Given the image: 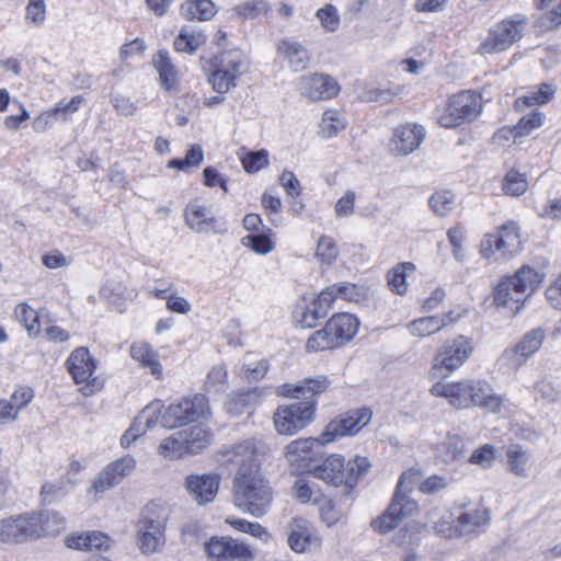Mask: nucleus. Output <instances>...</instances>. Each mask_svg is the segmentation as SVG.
Returning <instances> with one entry per match:
<instances>
[{
    "mask_svg": "<svg viewBox=\"0 0 561 561\" xmlns=\"http://www.w3.org/2000/svg\"><path fill=\"white\" fill-rule=\"evenodd\" d=\"M66 366L73 381L83 385L80 391L84 397H90L103 388L104 381L99 377H92L96 362L87 347L80 346L72 351Z\"/></svg>",
    "mask_w": 561,
    "mask_h": 561,
    "instance_id": "obj_8",
    "label": "nucleus"
},
{
    "mask_svg": "<svg viewBox=\"0 0 561 561\" xmlns=\"http://www.w3.org/2000/svg\"><path fill=\"white\" fill-rule=\"evenodd\" d=\"M341 347L337 339L333 335V331L329 329L328 322L325 325L313 332L307 340L306 348L308 352H321Z\"/></svg>",
    "mask_w": 561,
    "mask_h": 561,
    "instance_id": "obj_38",
    "label": "nucleus"
},
{
    "mask_svg": "<svg viewBox=\"0 0 561 561\" xmlns=\"http://www.w3.org/2000/svg\"><path fill=\"white\" fill-rule=\"evenodd\" d=\"M370 466L367 457H356L353 461L346 462L343 456L333 454L327 458L323 457L311 476L333 486L343 484L348 491L354 488L358 478L369 470Z\"/></svg>",
    "mask_w": 561,
    "mask_h": 561,
    "instance_id": "obj_4",
    "label": "nucleus"
},
{
    "mask_svg": "<svg viewBox=\"0 0 561 561\" xmlns=\"http://www.w3.org/2000/svg\"><path fill=\"white\" fill-rule=\"evenodd\" d=\"M312 537L311 524L304 518H295L289 524L287 542L290 549L297 553H304L310 546Z\"/></svg>",
    "mask_w": 561,
    "mask_h": 561,
    "instance_id": "obj_31",
    "label": "nucleus"
},
{
    "mask_svg": "<svg viewBox=\"0 0 561 561\" xmlns=\"http://www.w3.org/2000/svg\"><path fill=\"white\" fill-rule=\"evenodd\" d=\"M520 250L518 228L514 222L503 225L496 233L484 236L480 243V253L483 257L490 259L495 253L502 257L512 256Z\"/></svg>",
    "mask_w": 561,
    "mask_h": 561,
    "instance_id": "obj_13",
    "label": "nucleus"
},
{
    "mask_svg": "<svg viewBox=\"0 0 561 561\" xmlns=\"http://www.w3.org/2000/svg\"><path fill=\"white\" fill-rule=\"evenodd\" d=\"M328 312L329 309L314 299L311 304L305 307L301 318L299 319V323L302 328H314L318 320L324 318Z\"/></svg>",
    "mask_w": 561,
    "mask_h": 561,
    "instance_id": "obj_48",
    "label": "nucleus"
},
{
    "mask_svg": "<svg viewBox=\"0 0 561 561\" xmlns=\"http://www.w3.org/2000/svg\"><path fill=\"white\" fill-rule=\"evenodd\" d=\"M502 188L506 195L520 196L528 188L526 175L512 169L503 179Z\"/></svg>",
    "mask_w": 561,
    "mask_h": 561,
    "instance_id": "obj_44",
    "label": "nucleus"
},
{
    "mask_svg": "<svg viewBox=\"0 0 561 561\" xmlns=\"http://www.w3.org/2000/svg\"><path fill=\"white\" fill-rule=\"evenodd\" d=\"M324 445L321 442V436L319 438H298L286 446L285 457L290 466L296 468V471L311 474L324 457L322 451Z\"/></svg>",
    "mask_w": 561,
    "mask_h": 561,
    "instance_id": "obj_10",
    "label": "nucleus"
},
{
    "mask_svg": "<svg viewBox=\"0 0 561 561\" xmlns=\"http://www.w3.org/2000/svg\"><path fill=\"white\" fill-rule=\"evenodd\" d=\"M227 369L224 365H218L211 368V370L208 373L205 387L209 391L214 389L215 391H218L217 387H225L227 383Z\"/></svg>",
    "mask_w": 561,
    "mask_h": 561,
    "instance_id": "obj_57",
    "label": "nucleus"
},
{
    "mask_svg": "<svg viewBox=\"0 0 561 561\" xmlns=\"http://www.w3.org/2000/svg\"><path fill=\"white\" fill-rule=\"evenodd\" d=\"M181 13L186 20H210L215 13V4L210 0H188L181 5Z\"/></svg>",
    "mask_w": 561,
    "mask_h": 561,
    "instance_id": "obj_35",
    "label": "nucleus"
},
{
    "mask_svg": "<svg viewBox=\"0 0 561 561\" xmlns=\"http://www.w3.org/2000/svg\"><path fill=\"white\" fill-rule=\"evenodd\" d=\"M470 391H472L471 379L453 383L436 382L431 389L432 394L447 398L457 409L470 407Z\"/></svg>",
    "mask_w": 561,
    "mask_h": 561,
    "instance_id": "obj_25",
    "label": "nucleus"
},
{
    "mask_svg": "<svg viewBox=\"0 0 561 561\" xmlns=\"http://www.w3.org/2000/svg\"><path fill=\"white\" fill-rule=\"evenodd\" d=\"M317 18L320 20L322 27L329 32H334L340 25V16L337 14V10L332 4H327L325 7L319 9L317 11Z\"/></svg>",
    "mask_w": 561,
    "mask_h": 561,
    "instance_id": "obj_54",
    "label": "nucleus"
},
{
    "mask_svg": "<svg viewBox=\"0 0 561 561\" xmlns=\"http://www.w3.org/2000/svg\"><path fill=\"white\" fill-rule=\"evenodd\" d=\"M169 510L164 504L150 502L141 512L138 523L137 546L145 556L161 551L165 545Z\"/></svg>",
    "mask_w": 561,
    "mask_h": 561,
    "instance_id": "obj_5",
    "label": "nucleus"
},
{
    "mask_svg": "<svg viewBox=\"0 0 561 561\" xmlns=\"http://www.w3.org/2000/svg\"><path fill=\"white\" fill-rule=\"evenodd\" d=\"M202 528L196 522H190L182 527V541L187 546L197 545L202 539Z\"/></svg>",
    "mask_w": 561,
    "mask_h": 561,
    "instance_id": "obj_61",
    "label": "nucleus"
},
{
    "mask_svg": "<svg viewBox=\"0 0 561 561\" xmlns=\"http://www.w3.org/2000/svg\"><path fill=\"white\" fill-rule=\"evenodd\" d=\"M112 540L103 533L92 531L79 536H70L66 539V545L71 549L84 551H102L107 550Z\"/></svg>",
    "mask_w": 561,
    "mask_h": 561,
    "instance_id": "obj_32",
    "label": "nucleus"
},
{
    "mask_svg": "<svg viewBox=\"0 0 561 561\" xmlns=\"http://www.w3.org/2000/svg\"><path fill=\"white\" fill-rule=\"evenodd\" d=\"M317 256L328 264L332 263L336 259L337 248L331 238L323 236L319 239Z\"/></svg>",
    "mask_w": 561,
    "mask_h": 561,
    "instance_id": "obj_55",
    "label": "nucleus"
},
{
    "mask_svg": "<svg viewBox=\"0 0 561 561\" xmlns=\"http://www.w3.org/2000/svg\"><path fill=\"white\" fill-rule=\"evenodd\" d=\"M424 130L419 125H402L394 129L390 139V152L405 156L414 151L424 138Z\"/></svg>",
    "mask_w": 561,
    "mask_h": 561,
    "instance_id": "obj_22",
    "label": "nucleus"
},
{
    "mask_svg": "<svg viewBox=\"0 0 561 561\" xmlns=\"http://www.w3.org/2000/svg\"><path fill=\"white\" fill-rule=\"evenodd\" d=\"M255 399L256 394L254 391L239 392L230 397L226 403V409L233 415L251 414Z\"/></svg>",
    "mask_w": 561,
    "mask_h": 561,
    "instance_id": "obj_42",
    "label": "nucleus"
},
{
    "mask_svg": "<svg viewBox=\"0 0 561 561\" xmlns=\"http://www.w3.org/2000/svg\"><path fill=\"white\" fill-rule=\"evenodd\" d=\"M369 408L351 409L332 420L321 434V442L329 444L345 435H354L371 420Z\"/></svg>",
    "mask_w": 561,
    "mask_h": 561,
    "instance_id": "obj_11",
    "label": "nucleus"
},
{
    "mask_svg": "<svg viewBox=\"0 0 561 561\" xmlns=\"http://www.w3.org/2000/svg\"><path fill=\"white\" fill-rule=\"evenodd\" d=\"M267 453V445L255 438L244 439L231 449L230 460L240 461V468L233 481V503L254 517L264 516L273 501L272 488L260 471V459Z\"/></svg>",
    "mask_w": 561,
    "mask_h": 561,
    "instance_id": "obj_1",
    "label": "nucleus"
},
{
    "mask_svg": "<svg viewBox=\"0 0 561 561\" xmlns=\"http://www.w3.org/2000/svg\"><path fill=\"white\" fill-rule=\"evenodd\" d=\"M205 42L206 36L202 32L184 26L180 30L173 45L179 53L194 54Z\"/></svg>",
    "mask_w": 561,
    "mask_h": 561,
    "instance_id": "obj_36",
    "label": "nucleus"
},
{
    "mask_svg": "<svg viewBox=\"0 0 561 561\" xmlns=\"http://www.w3.org/2000/svg\"><path fill=\"white\" fill-rule=\"evenodd\" d=\"M540 284V274L529 266H523L514 275L503 277L495 286L494 302L515 316Z\"/></svg>",
    "mask_w": 561,
    "mask_h": 561,
    "instance_id": "obj_3",
    "label": "nucleus"
},
{
    "mask_svg": "<svg viewBox=\"0 0 561 561\" xmlns=\"http://www.w3.org/2000/svg\"><path fill=\"white\" fill-rule=\"evenodd\" d=\"M241 162L248 173H255L267 167L268 152L265 149L250 151L242 157Z\"/></svg>",
    "mask_w": 561,
    "mask_h": 561,
    "instance_id": "obj_52",
    "label": "nucleus"
},
{
    "mask_svg": "<svg viewBox=\"0 0 561 561\" xmlns=\"http://www.w3.org/2000/svg\"><path fill=\"white\" fill-rule=\"evenodd\" d=\"M556 93V88L550 83H541L538 91L530 92L527 95L520 96L515 101V108L523 111L528 106L536 104H545L551 100Z\"/></svg>",
    "mask_w": 561,
    "mask_h": 561,
    "instance_id": "obj_39",
    "label": "nucleus"
},
{
    "mask_svg": "<svg viewBox=\"0 0 561 561\" xmlns=\"http://www.w3.org/2000/svg\"><path fill=\"white\" fill-rule=\"evenodd\" d=\"M447 237L453 245L454 256L457 261H461L465 257L462 249L463 233L459 227H453L448 229Z\"/></svg>",
    "mask_w": 561,
    "mask_h": 561,
    "instance_id": "obj_63",
    "label": "nucleus"
},
{
    "mask_svg": "<svg viewBox=\"0 0 561 561\" xmlns=\"http://www.w3.org/2000/svg\"><path fill=\"white\" fill-rule=\"evenodd\" d=\"M443 446L446 450V455L451 460L460 458L466 448L463 438L457 434L448 435Z\"/></svg>",
    "mask_w": 561,
    "mask_h": 561,
    "instance_id": "obj_56",
    "label": "nucleus"
},
{
    "mask_svg": "<svg viewBox=\"0 0 561 561\" xmlns=\"http://www.w3.org/2000/svg\"><path fill=\"white\" fill-rule=\"evenodd\" d=\"M130 357L139 363L140 367L148 369L157 379L162 377V366L158 353L152 346L144 341L133 342L129 347Z\"/></svg>",
    "mask_w": 561,
    "mask_h": 561,
    "instance_id": "obj_28",
    "label": "nucleus"
},
{
    "mask_svg": "<svg viewBox=\"0 0 561 561\" xmlns=\"http://www.w3.org/2000/svg\"><path fill=\"white\" fill-rule=\"evenodd\" d=\"M210 434L201 424L181 430L164 438L159 446V454L164 458L178 459L188 454H197L207 447Z\"/></svg>",
    "mask_w": 561,
    "mask_h": 561,
    "instance_id": "obj_6",
    "label": "nucleus"
},
{
    "mask_svg": "<svg viewBox=\"0 0 561 561\" xmlns=\"http://www.w3.org/2000/svg\"><path fill=\"white\" fill-rule=\"evenodd\" d=\"M46 18V7L44 0H30L26 5V20L34 24H42Z\"/></svg>",
    "mask_w": 561,
    "mask_h": 561,
    "instance_id": "obj_58",
    "label": "nucleus"
},
{
    "mask_svg": "<svg viewBox=\"0 0 561 561\" xmlns=\"http://www.w3.org/2000/svg\"><path fill=\"white\" fill-rule=\"evenodd\" d=\"M209 414L207 398L204 394H195L171 403L161 414L160 422L165 428H174L206 419Z\"/></svg>",
    "mask_w": 561,
    "mask_h": 561,
    "instance_id": "obj_7",
    "label": "nucleus"
},
{
    "mask_svg": "<svg viewBox=\"0 0 561 561\" xmlns=\"http://www.w3.org/2000/svg\"><path fill=\"white\" fill-rule=\"evenodd\" d=\"M417 504L407 494H394L385 514L371 522V527L381 534L394 529L399 522L416 511Z\"/></svg>",
    "mask_w": 561,
    "mask_h": 561,
    "instance_id": "obj_18",
    "label": "nucleus"
},
{
    "mask_svg": "<svg viewBox=\"0 0 561 561\" xmlns=\"http://www.w3.org/2000/svg\"><path fill=\"white\" fill-rule=\"evenodd\" d=\"M493 459H494V448H493V446L485 444L472 453L469 461L471 463H476V465H479L482 467H488L492 463Z\"/></svg>",
    "mask_w": 561,
    "mask_h": 561,
    "instance_id": "obj_60",
    "label": "nucleus"
},
{
    "mask_svg": "<svg viewBox=\"0 0 561 561\" xmlns=\"http://www.w3.org/2000/svg\"><path fill=\"white\" fill-rule=\"evenodd\" d=\"M135 459L127 455L110 463L95 479L92 488L96 493L118 484L135 468Z\"/></svg>",
    "mask_w": 561,
    "mask_h": 561,
    "instance_id": "obj_21",
    "label": "nucleus"
},
{
    "mask_svg": "<svg viewBox=\"0 0 561 561\" xmlns=\"http://www.w3.org/2000/svg\"><path fill=\"white\" fill-rule=\"evenodd\" d=\"M214 67L215 69L209 77V82L218 93L228 92L230 88L236 85V75L228 72V70H225L221 66L216 65L215 61Z\"/></svg>",
    "mask_w": 561,
    "mask_h": 561,
    "instance_id": "obj_45",
    "label": "nucleus"
},
{
    "mask_svg": "<svg viewBox=\"0 0 561 561\" xmlns=\"http://www.w3.org/2000/svg\"><path fill=\"white\" fill-rule=\"evenodd\" d=\"M415 270L414 264L410 262L400 263L388 272L387 280L390 290L397 295L403 296L408 291L407 277Z\"/></svg>",
    "mask_w": 561,
    "mask_h": 561,
    "instance_id": "obj_37",
    "label": "nucleus"
},
{
    "mask_svg": "<svg viewBox=\"0 0 561 561\" xmlns=\"http://www.w3.org/2000/svg\"><path fill=\"white\" fill-rule=\"evenodd\" d=\"M214 61L228 72H233L236 78L247 70L248 64L244 55L239 50H229L216 56Z\"/></svg>",
    "mask_w": 561,
    "mask_h": 561,
    "instance_id": "obj_40",
    "label": "nucleus"
},
{
    "mask_svg": "<svg viewBox=\"0 0 561 561\" xmlns=\"http://www.w3.org/2000/svg\"><path fill=\"white\" fill-rule=\"evenodd\" d=\"M546 333L542 329L536 328L526 333L520 341L512 348H507L500 357L503 366L516 371L528 357L534 355L542 345Z\"/></svg>",
    "mask_w": 561,
    "mask_h": 561,
    "instance_id": "obj_14",
    "label": "nucleus"
},
{
    "mask_svg": "<svg viewBox=\"0 0 561 561\" xmlns=\"http://www.w3.org/2000/svg\"><path fill=\"white\" fill-rule=\"evenodd\" d=\"M481 108L478 94L462 91L449 99L444 113L438 118V124L445 128H455L463 123H470L479 116Z\"/></svg>",
    "mask_w": 561,
    "mask_h": 561,
    "instance_id": "obj_9",
    "label": "nucleus"
},
{
    "mask_svg": "<svg viewBox=\"0 0 561 561\" xmlns=\"http://www.w3.org/2000/svg\"><path fill=\"white\" fill-rule=\"evenodd\" d=\"M237 14L243 19H255L271 11L270 4L264 0H248L234 8Z\"/></svg>",
    "mask_w": 561,
    "mask_h": 561,
    "instance_id": "obj_50",
    "label": "nucleus"
},
{
    "mask_svg": "<svg viewBox=\"0 0 561 561\" xmlns=\"http://www.w3.org/2000/svg\"><path fill=\"white\" fill-rule=\"evenodd\" d=\"M543 118V113L538 110H533L529 114L523 116L514 127V137L516 138L529 135L534 129L542 125Z\"/></svg>",
    "mask_w": 561,
    "mask_h": 561,
    "instance_id": "obj_47",
    "label": "nucleus"
},
{
    "mask_svg": "<svg viewBox=\"0 0 561 561\" xmlns=\"http://www.w3.org/2000/svg\"><path fill=\"white\" fill-rule=\"evenodd\" d=\"M226 522L231 525L236 530L241 533L250 534L251 536L260 539L267 540L270 538L266 529L259 523L248 522L245 519H232L228 518Z\"/></svg>",
    "mask_w": 561,
    "mask_h": 561,
    "instance_id": "obj_53",
    "label": "nucleus"
},
{
    "mask_svg": "<svg viewBox=\"0 0 561 561\" xmlns=\"http://www.w3.org/2000/svg\"><path fill=\"white\" fill-rule=\"evenodd\" d=\"M455 195L450 191H438L430 198L431 209L440 217L446 216L453 209Z\"/></svg>",
    "mask_w": 561,
    "mask_h": 561,
    "instance_id": "obj_49",
    "label": "nucleus"
},
{
    "mask_svg": "<svg viewBox=\"0 0 561 561\" xmlns=\"http://www.w3.org/2000/svg\"><path fill=\"white\" fill-rule=\"evenodd\" d=\"M473 352L471 339L457 335L440 345L433 359V369H445L451 373L461 367Z\"/></svg>",
    "mask_w": 561,
    "mask_h": 561,
    "instance_id": "obj_12",
    "label": "nucleus"
},
{
    "mask_svg": "<svg viewBox=\"0 0 561 561\" xmlns=\"http://www.w3.org/2000/svg\"><path fill=\"white\" fill-rule=\"evenodd\" d=\"M37 516H18L0 520V541L5 543H20L42 534Z\"/></svg>",
    "mask_w": 561,
    "mask_h": 561,
    "instance_id": "obj_16",
    "label": "nucleus"
},
{
    "mask_svg": "<svg viewBox=\"0 0 561 561\" xmlns=\"http://www.w3.org/2000/svg\"><path fill=\"white\" fill-rule=\"evenodd\" d=\"M205 552L213 561H252V549L231 537H211L204 543Z\"/></svg>",
    "mask_w": 561,
    "mask_h": 561,
    "instance_id": "obj_15",
    "label": "nucleus"
},
{
    "mask_svg": "<svg viewBox=\"0 0 561 561\" xmlns=\"http://www.w3.org/2000/svg\"><path fill=\"white\" fill-rule=\"evenodd\" d=\"M276 51L296 72L306 70L311 60L310 51L301 43L287 37L276 43Z\"/></svg>",
    "mask_w": 561,
    "mask_h": 561,
    "instance_id": "obj_24",
    "label": "nucleus"
},
{
    "mask_svg": "<svg viewBox=\"0 0 561 561\" xmlns=\"http://www.w3.org/2000/svg\"><path fill=\"white\" fill-rule=\"evenodd\" d=\"M329 386L330 381L324 376L279 386L277 394L300 401L277 408L273 416L276 432L280 435H294L312 423L317 403L314 397L323 393Z\"/></svg>",
    "mask_w": 561,
    "mask_h": 561,
    "instance_id": "obj_2",
    "label": "nucleus"
},
{
    "mask_svg": "<svg viewBox=\"0 0 561 561\" xmlns=\"http://www.w3.org/2000/svg\"><path fill=\"white\" fill-rule=\"evenodd\" d=\"M490 522V514L486 508H473L459 514L449 528V536L468 537L474 536L485 529Z\"/></svg>",
    "mask_w": 561,
    "mask_h": 561,
    "instance_id": "obj_19",
    "label": "nucleus"
},
{
    "mask_svg": "<svg viewBox=\"0 0 561 561\" xmlns=\"http://www.w3.org/2000/svg\"><path fill=\"white\" fill-rule=\"evenodd\" d=\"M158 413H160L159 403L147 405L136 417L134 424L123 434L121 438L122 447L128 448L140 434L145 433L146 428L153 426L158 421Z\"/></svg>",
    "mask_w": 561,
    "mask_h": 561,
    "instance_id": "obj_27",
    "label": "nucleus"
},
{
    "mask_svg": "<svg viewBox=\"0 0 561 561\" xmlns=\"http://www.w3.org/2000/svg\"><path fill=\"white\" fill-rule=\"evenodd\" d=\"M356 195L353 191H347L337 201L335 205V214L337 217H347L354 213Z\"/></svg>",
    "mask_w": 561,
    "mask_h": 561,
    "instance_id": "obj_62",
    "label": "nucleus"
},
{
    "mask_svg": "<svg viewBox=\"0 0 561 561\" xmlns=\"http://www.w3.org/2000/svg\"><path fill=\"white\" fill-rule=\"evenodd\" d=\"M83 98L81 95L73 96L68 103L59 102L55 107L51 108L55 117H61L62 121L67 119L69 114H72L78 111L80 104L82 103Z\"/></svg>",
    "mask_w": 561,
    "mask_h": 561,
    "instance_id": "obj_59",
    "label": "nucleus"
},
{
    "mask_svg": "<svg viewBox=\"0 0 561 561\" xmlns=\"http://www.w3.org/2000/svg\"><path fill=\"white\" fill-rule=\"evenodd\" d=\"M15 317L26 329L28 335H37L39 332V322L37 313L27 304H20L15 308Z\"/></svg>",
    "mask_w": 561,
    "mask_h": 561,
    "instance_id": "obj_46",
    "label": "nucleus"
},
{
    "mask_svg": "<svg viewBox=\"0 0 561 561\" xmlns=\"http://www.w3.org/2000/svg\"><path fill=\"white\" fill-rule=\"evenodd\" d=\"M219 486V478L216 474H191L185 479V489L191 497L199 505L214 501Z\"/></svg>",
    "mask_w": 561,
    "mask_h": 561,
    "instance_id": "obj_23",
    "label": "nucleus"
},
{
    "mask_svg": "<svg viewBox=\"0 0 561 561\" xmlns=\"http://www.w3.org/2000/svg\"><path fill=\"white\" fill-rule=\"evenodd\" d=\"M531 453L519 444H513L506 450V470L515 477L526 478L530 470Z\"/></svg>",
    "mask_w": 561,
    "mask_h": 561,
    "instance_id": "obj_33",
    "label": "nucleus"
},
{
    "mask_svg": "<svg viewBox=\"0 0 561 561\" xmlns=\"http://www.w3.org/2000/svg\"><path fill=\"white\" fill-rule=\"evenodd\" d=\"M301 94L311 101L328 100L339 93L337 82L328 75L313 73L300 79Z\"/></svg>",
    "mask_w": 561,
    "mask_h": 561,
    "instance_id": "obj_20",
    "label": "nucleus"
},
{
    "mask_svg": "<svg viewBox=\"0 0 561 561\" xmlns=\"http://www.w3.org/2000/svg\"><path fill=\"white\" fill-rule=\"evenodd\" d=\"M420 480V473L417 470H409L403 472L399 479L397 484L394 494H405L407 492L412 490V486L415 485Z\"/></svg>",
    "mask_w": 561,
    "mask_h": 561,
    "instance_id": "obj_64",
    "label": "nucleus"
},
{
    "mask_svg": "<svg viewBox=\"0 0 561 561\" xmlns=\"http://www.w3.org/2000/svg\"><path fill=\"white\" fill-rule=\"evenodd\" d=\"M241 243L257 254H267L274 248L273 241L265 233L248 234L242 238Z\"/></svg>",
    "mask_w": 561,
    "mask_h": 561,
    "instance_id": "obj_51",
    "label": "nucleus"
},
{
    "mask_svg": "<svg viewBox=\"0 0 561 561\" xmlns=\"http://www.w3.org/2000/svg\"><path fill=\"white\" fill-rule=\"evenodd\" d=\"M319 127L323 137L331 138L345 128V118L337 111L329 110L323 113Z\"/></svg>",
    "mask_w": 561,
    "mask_h": 561,
    "instance_id": "obj_43",
    "label": "nucleus"
},
{
    "mask_svg": "<svg viewBox=\"0 0 561 561\" xmlns=\"http://www.w3.org/2000/svg\"><path fill=\"white\" fill-rule=\"evenodd\" d=\"M523 23L502 21L489 32L488 37L480 44L481 54L500 53L513 45L522 36Z\"/></svg>",
    "mask_w": 561,
    "mask_h": 561,
    "instance_id": "obj_17",
    "label": "nucleus"
},
{
    "mask_svg": "<svg viewBox=\"0 0 561 561\" xmlns=\"http://www.w3.org/2000/svg\"><path fill=\"white\" fill-rule=\"evenodd\" d=\"M472 391H470V407H481L497 412L502 404L503 399L501 396L494 393L492 387L482 380L471 379Z\"/></svg>",
    "mask_w": 561,
    "mask_h": 561,
    "instance_id": "obj_29",
    "label": "nucleus"
},
{
    "mask_svg": "<svg viewBox=\"0 0 561 561\" xmlns=\"http://www.w3.org/2000/svg\"><path fill=\"white\" fill-rule=\"evenodd\" d=\"M329 329L333 331V335L337 339L341 346L348 343L358 330L359 322L351 313H336L328 321Z\"/></svg>",
    "mask_w": 561,
    "mask_h": 561,
    "instance_id": "obj_30",
    "label": "nucleus"
},
{
    "mask_svg": "<svg viewBox=\"0 0 561 561\" xmlns=\"http://www.w3.org/2000/svg\"><path fill=\"white\" fill-rule=\"evenodd\" d=\"M443 328L444 323L438 321V316H430L415 319L408 327L410 333L417 337L430 336Z\"/></svg>",
    "mask_w": 561,
    "mask_h": 561,
    "instance_id": "obj_41",
    "label": "nucleus"
},
{
    "mask_svg": "<svg viewBox=\"0 0 561 561\" xmlns=\"http://www.w3.org/2000/svg\"><path fill=\"white\" fill-rule=\"evenodd\" d=\"M185 222L186 225L197 233H206L209 229L219 232L215 229L216 222L215 217L209 216V211L206 207L201 206L196 203H190L185 209Z\"/></svg>",
    "mask_w": 561,
    "mask_h": 561,
    "instance_id": "obj_34",
    "label": "nucleus"
},
{
    "mask_svg": "<svg viewBox=\"0 0 561 561\" xmlns=\"http://www.w3.org/2000/svg\"><path fill=\"white\" fill-rule=\"evenodd\" d=\"M152 62L159 73L160 85L169 93H178L180 90V76L176 67L171 61L167 50H159L152 57Z\"/></svg>",
    "mask_w": 561,
    "mask_h": 561,
    "instance_id": "obj_26",
    "label": "nucleus"
}]
</instances>
